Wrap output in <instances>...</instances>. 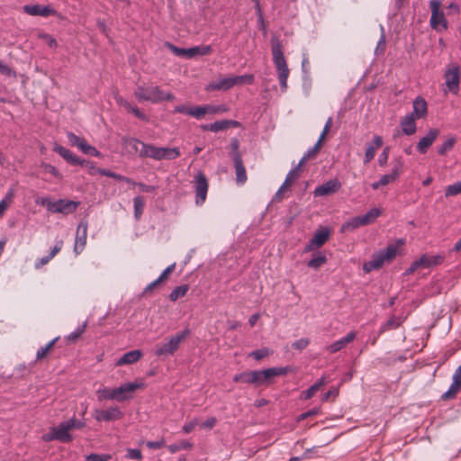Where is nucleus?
<instances>
[{
    "label": "nucleus",
    "mask_w": 461,
    "mask_h": 461,
    "mask_svg": "<svg viewBox=\"0 0 461 461\" xmlns=\"http://www.w3.org/2000/svg\"><path fill=\"white\" fill-rule=\"evenodd\" d=\"M93 417L96 421H113L122 417V412L117 406H111L106 410L95 409Z\"/></svg>",
    "instance_id": "nucleus-13"
},
{
    "label": "nucleus",
    "mask_w": 461,
    "mask_h": 461,
    "mask_svg": "<svg viewBox=\"0 0 461 461\" xmlns=\"http://www.w3.org/2000/svg\"><path fill=\"white\" fill-rule=\"evenodd\" d=\"M240 122L233 120L216 121L212 123V132L225 131L230 127H239Z\"/></svg>",
    "instance_id": "nucleus-34"
},
{
    "label": "nucleus",
    "mask_w": 461,
    "mask_h": 461,
    "mask_svg": "<svg viewBox=\"0 0 461 461\" xmlns=\"http://www.w3.org/2000/svg\"><path fill=\"white\" fill-rule=\"evenodd\" d=\"M67 137H68L69 143L77 148L80 146L81 142L84 140L83 138H80L79 136L76 135L73 132H68Z\"/></svg>",
    "instance_id": "nucleus-58"
},
{
    "label": "nucleus",
    "mask_w": 461,
    "mask_h": 461,
    "mask_svg": "<svg viewBox=\"0 0 461 461\" xmlns=\"http://www.w3.org/2000/svg\"><path fill=\"white\" fill-rule=\"evenodd\" d=\"M88 224L86 221H80L76 233L74 251L77 255L81 253L86 244Z\"/></svg>",
    "instance_id": "nucleus-16"
},
{
    "label": "nucleus",
    "mask_w": 461,
    "mask_h": 461,
    "mask_svg": "<svg viewBox=\"0 0 461 461\" xmlns=\"http://www.w3.org/2000/svg\"><path fill=\"white\" fill-rule=\"evenodd\" d=\"M53 203L49 197H41L36 200V203L41 206H45L49 212H52Z\"/></svg>",
    "instance_id": "nucleus-57"
},
{
    "label": "nucleus",
    "mask_w": 461,
    "mask_h": 461,
    "mask_svg": "<svg viewBox=\"0 0 461 461\" xmlns=\"http://www.w3.org/2000/svg\"><path fill=\"white\" fill-rule=\"evenodd\" d=\"M158 151L159 147L144 142V144H142V148L140 149V158L159 160Z\"/></svg>",
    "instance_id": "nucleus-30"
},
{
    "label": "nucleus",
    "mask_w": 461,
    "mask_h": 461,
    "mask_svg": "<svg viewBox=\"0 0 461 461\" xmlns=\"http://www.w3.org/2000/svg\"><path fill=\"white\" fill-rule=\"evenodd\" d=\"M310 343V339L307 338H301L292 343V348L299 351L303 350L307 348Z\"/></svg>",
    "instance_id": "nucleus-53"
},
{
    "label": "nucleus",
    "mask_w": 461,
    "mask_h": 461,
    "mask_svg": "<svg viewBox=\"0 0 461 461\" xmlns=\"http://www.w3.org/2000/svg\"><path fill=\"white\" fill-rule=\"evenodd\" d=\"M382 145H383L382 137H380L378 135L374 136L372 142L367 145V148H366V150L365 153V157H364V164L365 165L368 164L375 158L376 149H379L380 147H382Z\"/></svg>",
    "instance_id": "nucleus-25"
},
{
    "label": "nucleus",
    "mask_w": 461,
    "mask_h": 461,
    "mask_svg": "<svg viewBox=\"0 0 461 461\" xmlns=\"http://www.w3.org/2000/svg\"><path fill=\"white\" fill-rule=\"evenodd\" d=\"M205 114H207L206 105L191 107L190 116H193L195 119H202Z\"/></svg>",
    "instance_id": "nucleus-45"
},
{
    "label": "nucleus",
    "mask_w": 461,
    "mask_h": 461,
    "mask_svg": "<svg viewBox=\"0 0 461 461\" xmlns=\"http://www.w3.org/2000/svg\"><path fill=\"white\" fill-rule=\"evenodd\" d=\"M52 429H54L57 436L56 440L63 443H68L72 441L73 438L69 433L70 425L68 420L60 422L58 426L52 427Z\"/></svg>",
    "instance_id": "nucleus-21"
},
{
    "label": "nucleus",
    "mask_w": 461,
    "mask_h": 461,
    "mask_svg": "<svg viewBox=\"0 0 461 461\" xmlns=\"http://www.w3.org/2000/svg\"><path fill=\"white\" fill-rule=\"evenodd\" d=\"M400 325V322L396 321L395 317L390 318L385 323L381 326L380 333L395 329Z\"/></svg>",
    "instance_id": "nucleus-51"
},
{
    "label": "nucleus",
    "mask_w": 461,
    "mask_h": 461,
    "mask_svg": "<svg viewBox=\"0 0 461 461\" xmlns=\"http://www.w3.org/2000/svg\"><path fill=\"white\" fill-rule=\"evenodd\" d=\"M134 95L140 102L148 101L153 104L175 99L172 94L164 92L157 86H139L134 91Z\"/></svg>",
    "instance_id": "nucleus-4"
},
{
    "label": "nucleus",
    "mask_w": 461,
    "mask_h": 461,
    "mask_svg": "<svg viewBox=\"0 0 461 461\" xmlns=\"http://www.w3.org/2000/svg\"><path fill=\"white\" fill-rule=\"evenodd\" d=\"M456 143V138L455 137H449L447 138L441 146L438 148V153L440 156H444L447 152L450 151Z\"/></svg>",
    "instance_id": "nucleus-41"
},
{
    "label": "nucleus",
    "mask_w": 461,
    "mask_h": 461,
    "mask_svg": "<svg viewBox=\"0 0 461 461\" xmlns=\"http://www.w3.org/2000/svg\"><path fill=\"white\" fill-rule=\"evenodd\" d=\"M233 382L259 386L258 370L246 371L233 376Z\"/></svg>",
    "instance_id": "nucleus-22"
},
{
    "label": "nucleus",
    "mask_w": 461,
    "mask_h": 461,
    "mask_svg": "<svg viewBox=\"0 0 461 461\" xmlns=\"http://www.w3.org/2000/svg\"><path fill=\"white\" fill-rule=\"evenodd\" d=\"M142 357L140 349L131 350L123 354L116 362V366H124L136 363Z\"/></svg>",
    "instance_id": "nucleus-29"
},
{
    "label": "nucleus",
    "mask_w": 461,
    "mask_h": 461,
    "mask_svg": "<svg viewBox=\"0 0 461 461\" xmlns=\"http://www.w3.org/2000/svg\"><path fill=\"white\" fill-rule=\"evenodd\" d=\"M461 389V365L457 366L452 376V384L448 390L441 395L442 400L454 399Z\"/></svg>",
    "instance_id": "nucleus-15"
},
{
    "label": "nucleus",
    "mask_w": 461,
    "mask_h": 461,
    "mask_svg": "<svg viewBox=\"0 0 461 461\" xmlns=\"http://www.w3.org/2000/svg\"><path fill=\"white\" fill-rule=\"evenodd\" d=\"M330 230L327 227H321L316 230L312 240L306 245L304 251H312L322 247L330 239Z\"/></svg>",
    "instance_id": "nucleus-11"
},
{
    "label": "nucleus",
    "mask_w": 461,
    "mask_h": 461,
    "mask_svg": "<svg viewBox=\"0 0 461 461\" xmlns=\"http://www.w3.org/2000/svg\"><path fill=\"white\" fill-rule=\"evenodd\" d=\"M300 175V169L299 167H294L292 168L285 180V185H290L293 181L296 180L299 177Z\"/></svg>",
    "instance_id": "nucleus-54"
},
{
    "label": "nucleus",
    "mask_w": 461,
    "mask_h": 461,
    "mask_svg": "<svg viewBox=\"0 0 461 461\" xmlns=\"http://www.w3.org/2000/svg\"><path fill=\"white\" fill-rule=\"evenodd\" d=\"M317 392V385L312 384L307 390L302 393L301 398L303 400L311 399Z\"/></svg>",
    "instance_id": "nucleus-59"
},
{
    "label": "nucleus",
    "mask_w": 461,
    "mask_h": 461,
    "mask_svg": "<svg viewBox=\"0 0 461 461\" xmlns=\"http://www.w3.org/2000/svg\"><path fill=\"white\" fill-rule=\"evenodd\" d=\"M445 86L444 92H450L456 95L459 91L460 68L456 64L449 65L444 73Z\"/></svg>",
    "instance_id": "nucleus-6"
},
{
    "label": "nucleus",
    "mask_w": 461,
    "mask_h": 461,
    "mask_svg": "<svg viewBox=\"0 0 461 461\" xmlns=\"http://www.w3.org/2000/svg\"><path fill=\"white\" fill-rule=\"evenodd\" d=\"M440 1L439 0H430L429 6L431 9V16L429 20V23L432 29L439 31V26L442 29L446 30L447 28V22L445 18L443 12L439 11L440 8Z\"/></svg>",
    "instance_id": "nucleus-9"
},
{
    "label": "nucleus",
    "mask_w": 461,
    "mask_h": 461,
    "mask_svg": "<svg viewBox=\"0 0 461 461\" xmlns=\"http://www.w3.org/2000/svg\"><path fill=\"white\" fill-rule=\"evenodd\" d=\"M41 167L44 173H48L52 175L55 178L62 179V175L60 172L52 165L48 163H42Z\"/></svg>",
    "instance_id": "nucleus-46"
},
{
    "label": "nucleus",
    "mask_w": 461,
    "mask_h": 461,
    "mask_svg": "<svg viewBox=\"0 0 461 461\" xmlns=\"http://www.w3.org/2000/svg\"><path fill=\"white\" fill-rule=\"evenodd\" d=\"M38 37L40 39L43 40L48 44L49 47H50L52 49L57 48L58 42H57L56 39L53 36H51L50 34L41 32H39Z\"/></svg>",
    "instance_id": "nucleus-47"
},
{
    "label": "nucleus",
    "mask_w": 461,
    "mask_h": 461,
    "mask_svg": "<svg viewBox=\"0 0 461 461\" xmlns=\"http://www.w3.org/2000/svg\"><path fill=\"white\" fill-rule=\"evenodd\" d=\"M78 149L84 153V154H86V155H91V156H94V157H100L101 156V153L93 146L89 145L86 140L84 139V140L81 142L80 146L78 147Z\"/></svg>",
    "instance_id": "nucleus-42"
},
{
    "label": "nucleus",
    "mask_w": 461,
    "mask_h": 461,
    "mask_svg": "<svg viewBox=\"0 0 461 461\" xmlns=\"http://www.w3.org/2000/svg\"><path fill=\"white\" fill-rule=\"evenodd\" d=\"M189 290L188 285H182L174 288L168 295V298L172 302H176L178 298L183 297L186 294Z\"/></svg>",
    "instance_id": "nucleus-38"
},
{
    "label": "nucleus",
    "mask_w": 461,
    "mask_h": 461,
    "mask_svg": "<svg viewBox=\"0 0 461 461\" xmlns=\"http://www.w3.org/2000/svg\"><path fill=\"white\" fill-rule=\"evenodd\" d=\"M158 152L159 160H172L180 156V150L178 148L159 147Z\"/></svg>",
    "instance_id": "nucleus-33"
},
{
    "label": "nucleus",
    "mask_w": 461,
    "mask_h": 461,
    "mask_svg": "<svg viewBox=\"0 0 461 461\" xmlns=\"http://www.w3.org/2000/svg\"><path fill=\"white\" fill-rule=\"evenodd\" d=\"M23 10L25 14L32 16L48 17L51 14H56V10H54L50 6H44L41 5H23Z\"/></svg>",
    "instance_id": "nucleus-20"
},
{
    "label": "nucleus",
    "mask_w": 461,
    "mask_h": 461,
    "mask_svg": "<svg viewBox=\"0 0 461 461\" xmlns=\"http://www.w3.org/2000/svg\"><path fill=\"white\" fill-rule=\"evenodd\" d=\"M331 126H332V117H329L328 120L326 121L323 130L318 139L319 140H321V142L323 141L327 133L330 131Z\"/></svg>",
    "instance_id": "nucleus-63"
},
{
    "label": "nucleus",
    "mask_w": 461,
    "mask_h": 461,
    "mask_svg": "<svg viewBox=\"0 0 461 461\" xmlns=\"http://www.w3.org/2000/svg\"><path fill=\"white\" fill-rule=\"evenodd\" d=\"M144 206L145 203L141 196H136L133 198L134 217L137 221L140 219L143 213Z\"/></svg>",
    "instance_id": "nucleus-39"
},
{
    "label": "nucleus",
    "mask_w": 461,
    "mask_h": 461,
    "mask_svg": "<svg viewBox=\"0 0 461 461\" xmlns=\"http://www.w3.org/2000/svg\"><path fill=\"white\" fill-rule=\"evenodd\" d=\"M144 386L143 383L129 382L115 388L116 401L123 402L132 397V393L140 388Z\"/></svg>",
    "instance_id": "nucleus-14"
},
{
    "label": "nucleus",
    "mask_w": 461,
    "mask_h": 461,
    "mask_svg": "<svg viewBox=\"0 0 461 461\" xmlns=\"http://www.w3.org/2000/svg\"><path fill=\"white\" fill-rule=\"evenodd\" d=\"M319 412H320V408L314 407L312 410H309L308 411H305V412L300 414L297 418V420L298 421L303 420L309 417L317 415Z\"/></svg>",
    "instance_id": "nucleus-60"
},
{
    "label": "nucleus",
    "mask_w": 461,
    "mask_h": 461,
    "mask_svg": "<svg viewBox=\"0 0 461 461\" xmlns=\"http://www.w3.org/2000/svg\"><path fill=\"white\" fill-rule=\"evenodd\" d=\"M192 443H190L187 440H182L178 444H171L167 447L168 450L171 453H176L177 451H180L182 449H189L192 447Z\"/></svg>",
    "instance_id": "nucleus-44"
},
{
    "label": "nucleus",
    "mask_w": 461,
    "mask_h": 461,
    "mask_svg": "<svg viewBox=\"0 0 461 461\" xmlns=\"http://www.w3.org/2000/svg\"><path fill=\"white\" fill-rule=\"evenodd\" d=\"M415 120L417 119L410 114H406L404 117L402 118L400 122V126L402 133H404L405 135H412L416 132L417 126Z\"/></svg>",
    "instance_id": "nucleus-28"
},
{
    "label": "nucleus",
    "mask_w": 461,
    "mask_h": 461,
    "mask_svg": "<svg viewBox=\"0 0 461 461\" xmlns=\"http://www.w3.org/2000/svg\"><path fill=\"white\" fill-rule=\"evenodd\" d=\"M191 331L185 328L180 332H177L167 339L164 343L158 344L155 347L154 354L158 357H167L173 356L175 352L180 348L184 340L189 337Z\"/></svg>",
    "instance_id": "nucleus-2"
},
{
    "label": "nucleus",
    "mask_w": 461,
    "mask_h": 461,
    "mask_svg": "<svg viewBox=\"0 0 461 461\" xmlns=\"http://www.w3.org/2000/svg\"><path fill=\"white\" fill-rule=\"evenodd\" d=\"M194 187L195 191V203L202 205L205 202L208 191V180L202 171H198L194 176Z\"/></svg>",
    "instance_id": "nucleus-8"
},
{
    "label": "nucleus",
    "mask_w": 461,
    "mask_h": 461,
    "mask_svg": "<svg viewBox=\"0 0 461 461\" xmlns=\"http://www.w3.org/2000/svg\"><path fill=\"white\" fill-rule=\"evenodd\" d=\"M361 226H364L361 217L360 216L353 217L342 224L340 231L341 232L352 231Z\"/></svg>",
    "instance_id": "nucleus-35"
},
{
    "label": "nucleus",
    "mask_w": 461,
    "mask_h": 461,
    "mask_svg": "<svg viewBox=\"0 0 461 461\" xmlns=\"http://www.w3.org/2000/svg\"><path fill=\"white\" fill-rule=\"evenodd\" d=\"M321 144L322 142L318 140L314 146L309 149L303 156H305L308 159L315 158L317 156L319 149L321 147Z\"/></svg>",
    "instance_id": "nucleus-55"
},
{
    "label": "nucleus",
    "mask_w": 461,
    "mask_h": 461,
    "mask_svg": "<svg viewBox=\"0 0 461 461\" xmlns=\"http://www.w3.org/2000/svg\"><path fill=\"white\" fill-rule=\"evenodd\" d=\"M254 77L252 75L234 76L230 77H223L214 82L210 86L212 90H229L236 85H242L245 83L252 84Z\"/></svg>",
    "instance_id": "nucleus-5"
},
{
    "label": "nucleus",
    "mask_w": 461,
    "mask_h": 461,
    "mask_svg": "<svg viewBox=\"0 0 461 461\" xmlns=\"http://www.w3.org/2000/svg\"><path fill=\"white\" fill-rule=\"evenodd\" d=\"M439 135V131L436 128L430 129L427 134L421 137L417 143V150L420 154H425L429 148L433 144Z\"/></svg>",
    "instance_id": "nucleus-19"
},
{
    "label": "nucleus",
    "mask_w": 461,
    "mask_h": 461,
    "mask_svg": "<svg viewBox=\"0 0 461 461\" xmlns=\"http://www.w3.org/2000/svg\"><path fill=\"white\" fill-rule=\"evenodd\" d=\"M382 211L378 208H372L369 210L366 214L361 215V219L363 221L364 226L369 225L380 216Z\"/></svg>",
    "instance_id": "nucleus-36"
},
{
    "label": "nucleus",
    "mask_w": 461,
    "mask_h": 461,
    "mask_svg": "<svg viewBox=\"0 0 461 461\" xmlns=\"http://www.w3.org/2000/svg\"><path fill=\"white\" fill-rule=\"evenodd\" d=\"M79 206V202L68 199H59L53 203L52 212L69 214L74 212Z\"/></svg>",
    "instance_id": "nucleus-18"
},
{
    "label": "nucleus",
    "mask_w": 461,
    "mask_h": 461,
    "mask_svg": "<svg viewBox=\"0 0 461 461\" xmlns=\"http://www.w3.org/2000/svg\"><path fill=\"white\" fill-rule=\"evenodd\" d=\"M380 30H381V36L376 44L375 54L384 52V50L385 49V44H386L385 32H384V28L383 25H380Z\"/></svg>",
    "instance_id": "nucleus-48"
},
{
    "label": "nucleus",
    "mask_w": 461,
    "mask_h": 461,
    "mask_svg": "<svg viewBox=\"0 0 461 461\" xmlns=\"http://www.w3.org/2000/svg\"><path fill=\"white\" fill-rule=\"evenodd\" d=\"M404 244V240L400 239L394 244H390L384 249H381L372 255V258L363 265V270L370 273L373 270L381 268L384 263H390L398 251V247Z\"/></svg>",
    "instance_id": "nucleus-1"
},
{
    "label": "nucleus",
    "mask_w": 461,
    "mask_h": 461,
    "mask_svg": "<svg viewBox=\"0 0 461 461\" xmlns=\"http://www.w3.org/2000/svg\"><path fill=\"white\" fill-rule=\"evenodd\" d=\"M206 111H207V113H210V114L221 113L226 112L227 108L223 104H221V105L207 104Z\"/></svg>",
    "instance_id": "nucleus-56"
},
{
    "label": "nucleus",
    "mask_w": 461,
    "mask_h": 461,
    "mask_svg": "<svg viewBox=\"0 0 461 461\" xmlns=\"http://www.w3.org/2000/svg\"><path fill=\"white\" fill-rule=\"evenodd\" d=\"M199 424V420L197 418H194L188 423L183 426V431L186 434L193 431V429Z\"/></svg>",
    "instance_id": "nucleus-64"
},
{
    "label": "nucleus",
    "mask_w": 461,
    "mask_h": 461,
    "mask_svg": "<svg viewBox=\"0 0 461 461\" xmlns=\"http://www.w3.org/2000/svg\"><path fill=\"white\" fill-rule=\"evenodd\" d=\"M53 150L59 154L66 161H68L71 165H76V163H81L80 158L74 155L69 149L65 147L55 144Z\"/></svg>",
    "instance_id": "nucleus-31"
},
{
    "label": "nucleus",
    "mask_w": 461,
    "mask_h": 461,
    "mask_svg": "<svg viewBox=\"0 0 461 461\" xmlns=\"http://www.w3.org/2000/svg\"><path fill=\"white\" fill-rule=\"evenodd\" d=\"M327 262V258L326 256L321 253V252H319L316 256H314L309 262H308V267H312V268H314V269H317L319 268L321 265L325 264Z\"/></svg>",
    "instance_id": "nucleus-40"
},
{
    "label": "nucleus",
    "mask_w": 461,
    "mask_h": 461,
    "mask_svg": "<svg viewBox=\"0 0 461 461\" xmlns=\"http://www.w3.org/2000/svg\"><path fill=\"white\" fill-rule=\"evenodd\" d=\"M356 332L350 331L344 338L333 342L326 348V350L330 353H336L344 348L348 343L352 342L356 339Z\"/></svg>",
    "instance_id": "nucleus-24"
},
{
    "label": "nucleus",
    "mask_w": 461,
    "mask_h": 461,
    "mask_svg": "<svg viewBox=\"0 0 461 461\" xmlns=\"http://www.w3.org/2000/svg\"><path fill=\"white\" fill-rule=\"evenodd\" d=\"M96 172L101 175V176H108V177H111V178H113L115 180H118L120 181L121 179H122V175H120V174H117L115 172H113L109 169H105V168H97L96 169Z\"/></svg>",
    "instance_id": "nucleus-52"
},
{
    "label": "nucleus",
    "mask_w": 461,
    "mask_h": 461,
    "mask_svg": "<svg viewBox=\"0 0 461 461\" xmlns=\"http://www.w3.org/2000/svg\"><path fill=\"white\" fill-rule=\"evenodd\" d=\"M427 113L428 104L426 100L421 96L416 97L412 103V112L409 114L416 119H421L426 117Z\"/></svg>",
    "instance_id": "nucleus-23"
},
{
    "label": "nucleus",
    "mask_w": 461,
    "mask_h": 461,
    "mask_svg": "<svg viewBox=\"0 0 461 461\" xmlns=\"http://www.w3.org/2000/svg\"><path fill=\"white\" fill-rule=\"evenodd\" d=\"M341 184L338 179H330L314 189L315 197L325 196L334 194L339 190Z\"/></svg>",
    "instance_id": "nucleus-17"
},
{
    "label": "nucleus",
    "mask_w": 461,
    "mask_h": 461,
    "mask_svg": "<svg viewBox=\"0 0 461 461\" xmlns=\"http://www.w3.org/2000/svg\"><path fill=\"white\" fill-rule=\"evenodd\" d=\"M236 171V181L240 185H243L247 181V173L243 165L241 154H236L233 158Z\"/></svg>",
    "instance_id": "nucleus-27"
},
{
    "label": "nucleus",
    "mask_w": 461,
    "mask_h": 461,
    "mask_svg": "<svg viewBox=\"0 0 461 461\" xmlns=\"http://www.w3.org/2000/svg\"><path fill=\"white\" fill-rule=\"evenodd\" d=\"M273 62L278 74V80L282 92L287 89V78L289 77V68L283 53L282 45L278 41L272 42Z\"/></svg>",
    "instance_id": "nucleus-3"
},
{
    "label": "nucleus",
    "mask_w": 461,
    "mask_h": 461,
    "mask_svg": "<svg viewBox=\"0 0 461 461\" xmlns=\"http://www.w3.org/2000/svg\"><path fill=\"white\" fill-rule=\"evenodd\" d=\"M126 456L130 459L140 460L142 457L141 452L138 448H128Z\"/></svg>",
    "instance_id": "nucleus-61"
},
{
    "label": "nucleus",
    "mask_w": 461,
    "mask_h": 461,
    "mask_svg": "<svg viewBox=\"0 0 461 461\" xmlns=\"http://www.w3.org/2000/svg\"><path fill=\"white\" fill-rule=\"evenodd\" d=\"M458 194H461V181L448 185L447 187V189H446V192H445V195L447 197L454 196V195H456Z\"/></svg>",
    "instance_id": "nucleus-49"
},
{
    "label": "nucleus",
    "mask_w": 461,
    "mask_h": 461,
    "mask_svg": "<svg viewBox=\"0 0 461 461\" xmlns=\"http://www.w3.org/2000/svg\"><path fill=\"white\" fill-rule=\"evenodd\" d=\"M444 257L440 255H435V256H428V255H422L417 261H421L420 263V267H431L433 266L439 265L443 262Z\"/></svg>",
    "instance_id": "nucleus-32"
},
{
    "label": "nucleus",
    "mask_w": 461,
    "mask_h": 461,
    "mask_svg": "<svg viewBox=\"0 0 461 461\" xmlns=\"http://www.w3.org/2000/svg\"><path fill=\"white\" fill-rule=\"evenodd\" d=\"M122 143L128 153H130V154L138 153L139 155H140V148H142V144H144L143 141L140 140L139 139L133 138V137H123L122 139Z\"/></svg>",
    "instance_id": "nucleus-26"
},
{
    "label": "nucleus",
    "mask_w": 461,
    "mask_h": 461,
    "mask_svg": "<svg viewBox=\"0 0 461 461\" xmlns=\"http://www.w3.org/2000/svg\"><path fill=\"white\" fill-rule=\"evenodd\" d=\"M270 353L271 351L267 348H262L249 353V357H254L256 360H261L262 358L267 357Z\"/></svg>",
    "instance_id": "nucleus-50"
},
{
    "label": "nucleus",
    "mask_w": 461,
    "mask_h": 461,
    "mask_svg": "<svg viewBox=\"0 0 461 461\" xmlns=\"http://www.w3.org/2000/svg\"><path fill=\"white\" fill-rule=\"evenodd\" d=\"M58 339H59V337L50 340L46 346L39 348L36 353V360L38 361V360L44 358Z\"/></svg>",
    "instance_id": "nucleus-43"
},
{
    "label": "nucleus",
    "mask_w": 461,
    "mask_h": 461,
    "mask_svg": "<svg viewBox=\"0 0 461 461\" xmlns=\"http://www.w3.org/2000/svg\"><path fill=\"white\" fill-rule=\"evenodd\" d=\"M172 52L178 57L192 59L196 56H205L212 53V49L210 45L195 46L189 49L178 48L173 44H168Z\"/></svg>",
    "instance_id": "nucleus-7"
},
{
    "label": "nucleus",
    "mask_w": 461,
    "mask_h": 461,
    "mask_svg": "<svg viewBox=\"0 0 461 461\" xmlns=\"http://www.w3.org/2000/svg\"><path fill=\"white\" fill-rule=\"evenodd\" d=\"M402 165L403 163L401 159L396 160L392 168V172L382 176L378 181L372 183L371 187L374 190H376L380 186L387 185L388 184L395 181L402 172Z\"/></svg>",
    "instance_id": "nucleus-12"
},
{
    "label": "nucleus",
    "mask_w": 461,
    "mask_h": 461,
    "mask_svg": "<svg viewBox=\"0 0 461 461\" xmlns=\"http://www.w3.org/2000/svg\"><path fill=\"white\" fill-rule=\"evenodd\" d=\"M85 329H86V323H84L82 326L78 327L75 331L71 332L68 336V339L71 340V341L76 340L83 334V332L85 331Z\"/></svg>",
    "instance_id": "nucleus-62"
},
{
    "label": "nucleus",
    "mask_w": 461,
    "mask_h": 461,
    "mask_svg": "<svg viewBox=\"0 0 461 461\" xmlns=\"http://www.w3.org/2000/svg\"><path fill=\"white\" fill-rule=\"evenodd\" d=\"M96 395L100 402L104 400H116L115 388H100L96 391Z\"/></svg>",
    "instance_id": "nucleus-37"
},
{
    "label": "nucleus",
    "mask_w": 461,
    "mask_h": 461,
    "mask_svg": "<svg viewBox=\"0 0 461 461\" xmlns=\"http://www.w3.org/2000/svg\"><path fill=\"white\" fill-rule=\"evenodd\" d=\"M289 371V366H276L258 370L259 386L272 384L275 377L285 375Z\"/></svg>",
    "instance_id": "nucleus-10"
}]
</instances>
